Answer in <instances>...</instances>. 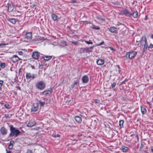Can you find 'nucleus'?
I'll use <instances>...</instances> for the list:
<instances>
[{
	"instance_id": "c9c22d12",
	"label": "nucleus",
	"mask_w": 153,
	"mask_h": 153,
	"mask_svg": "<svg viewBox=\"0 0 153 153\" xmlns=\"http://www.w3.org/2000/svg\"><path fill=\"white\" fill-rule=\"evenodd\" d=\"M95 102L96 103H99L100 102V101L99 100L96 99L95 100Z\"/></svg>"
},
{
	"instance_id": "e433bc0d",
	"label": "nucleus",
	"mask_w": 153,
	"mask_h": 153,
	"mask_svg": "<svg viewBox=\"0 0 153 153\" xmlns=\"http://www.w3.org/2000/svg\"><path fill=\"white\" fill-rule=\"evenodd\" d=\"M26 153H33L32 150L30 149H28Z\"/></svg>"
},
{
	"instance_id": "423d86ee",
	"label": "nucleus",
	"mask_w": 153,
	"mask_h": 153,
	"mask_svg": "<svg viewBox=\"0 0 153 153\" xmlns=\"http://www.w3.org/2000/svg\"><path fill=\"white\" fill-rule=\"evenodd\" d=\"M39 108V103L37 102L34 103L31 108V111L35 112L38 110Z\"/></svg>"
},
{
	"instance_id": "393cba45",
	"label": "nucleus",
	"mask_w": 153,
	"mask_h": 153,
	"mask_svg": "<svg viewBox=\"0 0 153 153\" xmlns=\"http://www.w3.org/2000/svg\"><path fill=\"white\" fill-rule=\"evenodd\" d=\"M51 16L52 19L54 21L56 20L58 17V16L57 15L54 14H52L51 15Z\"/></svg>"
},
{
	"instance_id": "3c124183",
	"label": "nucleus",
	"mask_w": 153,
	"mask_h": 153,
	"mask_svg": "<svg viewBox=\"0 0 153 153\" xmlns=\"http://www.w3.org/2000/svg\"><path fill=\"white\" fill-rule=\"evenodd\" d=\"M4 106L6 108H8V107L6 105H4Z\"/></svg>"
},
{
	"instance_id": "de8ad7c7",
	"label": "nucleus",
	"mask_w": 153,
	"mask_h": 153,
	"mask_svg": "<svg viewBox=\"0 0 153 153\" xmlns=\"http://www.w3.org/2000/svg\"><path fill=\"white\" fill-rule=\"evenodd\" d=\"M71 2L72 3H75L76 2V1L75 0H72Z\"/></svg>"
},
{
	"instance_id": "7c9ffc66",
	"label": "nucleus",
	"mask_w": 153,
	"mask_h": 153,
	"mask_svg": "<svg viewBox=\"0 0 153 153\" xmlns=\"http://www.w3.org/2000/svg\"><path fill=\"white\" fill-rule=\"evenodd\" d=\"M85 42L88 44H92L93 42L91 41L90 40H89V41L85 40Z\"/></svg>"
},
{
	"instance_id": "39448f33",
	"label": "nucleus",
	"mask_w": 153,
	"mask_h": 153,
	"mask_svg": "<svg viewBox=\"0 0 153 153\" xmlns=\"http://www.w3.org/2000/svg\"><path fill=\"white\" fill-rule=\"evenodd\" d=\"M137 52L132 51L127 52L126 55V57L127 59H131L137 55Z\"/></svg>"
},
{
	"instance_id": "4c0bfd02",
	"label": "nucleus",
	"mask_w": 153,
	"mask_h": 153,
	"mask_svg": "<svg viewBox=\"0 0 153 153\" xmlns=\"http://www.w3.org/2000/svg\"><path fill=\"white\" fill-rule=\"evenodd\" d=\"M60 136L59 134H56L53 135V137H59Z\"/></svg>"
},
{
	"instance_id": "2eb2a0df",
	"label": "nucleus",
	"mask_w": 153,
	"mask_h": 153,
	"mask_svg": "<svg viewBox=\"0 0 153 153\" xmlns=\"http://www.w3.org/2000/svg\"><path fill=\"white\" fill-rule=\"evenodd\" d=\"M8 6V10L9 12H10L12 11L13 9L14 6L12 4L8 3L7 4Z\"/></svg>"
},
{
	"instance_id": "5701e85b",
	"label": "nucleus",
	"mask_w": 153,
	"mask_h": 153,
	"mask_svg": "<svg viewBox=\"0 0 153 153\" xmlns=\"http://www.w3.org/2000/svg\"><path fill=\"white\" fill-rule=\"evenodd\" d=\"M96 18L101 21H105V20L104 19L102 18V16L100 15H97L96 16Z\"/></svg>"
},
{
	"instance_id": "a19ab883",
	"label": "nucleus",
	"mask_w": 153,
	"mask_h": 153,
	"mask_svg": "<svg viewBox=\"0 0 153 153\" xmlns=\"http://www.w3.org/2000/svg\"><path fill=\"white\" fill-rule=\"evenodd\" d=\"M14 143V142L13 141H10L9 145L13 146V143Z\"/></svg>"
},
{
	"instance_id": "f3484780",
	"label": "nucleus",
	"mask_w": 153,
	"mask_h": 153,
	"mask_svg": "<svg viewBox=\"0 0 153 153\" xmlns=\"http://www.w3.org/2000/svg\"><path fill=\"white\" fill-rule=\"evenodd\" d=\"M75 121L79 123H80L82 121V118L79 116H76L75 117Z\"/></svg>"
},
{
	"instance_id": "bb28decb",
	"label": "nucleus",
	"mask_w": 153,
	"mask_h": 153,
	"mask_svg": "<svg viewBox=\"0 0 153 153\" xmlns=\"http://www.w3.org/2000/svg\"><path fill=\"white\" fill-rule=\"evenodd\" d=\"M124 121L123 120H120L119 122V125L120 128L123 127V124Z\"/></svg>"
},
{
	"instance_id": "72a5a7b5",
	"label": "nucleus",
	"mask_w": 153,
	"mask_h": 153,
	"mask_svg": "<svg viewBox=\"0 0 153 153\" xmlns=\"http://www.w3.org/2000/svg\"><path fill=\"white\" fill-rule=\"evenodd\" d=\"M104 41H102L100 43L97 44L96 45L97 46H100L101 45H102L103 44H104Z\"/></svg>"
},
{
	"instance_id": "b1692460",
	"label": "nucleus",
	"mask_w": 153,
	"mask_h": 153,
	"mask_svg": "<svg viewBox=\"0 0 153 153\" xmlns=\"http://www.w3.org/2000/svg\"><path fill=\"white\" fill-rule=\"evenodd\" d=\"M141 111L143 114H145L146 112V110L144 107L141 106Z\"/></svg>"
},
{
	"instance_id": "0eeeda50",
	"label": "nucleus",
	"mask_w": 153,
	"mask_h": 153,
	"mask_svg": "<svg viewBox=\"0 0 153 153\" xmlns=\"http://www.w3.org/2000/svg\"><path fill=\"white\" fill-rule=\"evenodd\" d=\"M122 13L125 16L130 17L131 16V13L127 9H124L122 11Z\"/></svg>"
},
{
	"instance_id": "f03ea898",
	"label": "nucleus",
	"mask_w": 153,
	"mask_h": 153,
	"mask_svg": "<svg viewBox=\"0 0 153 153\" xmlns=\"http://www.w3.org/2000/svg\"><path fill=\"white\" fill-rule=\"evenodd\" d=\"M140 47L143 48V52L145 51L147 49L148 45L147 40L145 36H143L140 41Z\"/></svg>"
},
{
	"instance_id": "dca6fc26",
	"label": "nucleus",
	"mask_w": 153,
	"mask_h": 153,
	"mask_svg": "<svg viewBox=\"0 0 153 153\" xmlns=\"http://www.w3.org/2000/svg\"><path fill=\"white\" fill-rule=\"evenodd\" d=\"M25 37L28 39H30L32 38V35L31 32L27 33L25 35Z\"/></svg>"
},
{
	"instance_id": "bf43d9fd",
	"label": "nucleus",
	"mask_w": 153,
	"mask_h": 153,
	"mask_svg": "<svg viewBox=\"0 0 153 153\" xmlns=\"http://www.w3.org/2000/svg\"><path fill=\"white\" fill-rule=\"evenodd\" d=\"M1 70V68H0V71Z\"/></svg>"
},
{
	"instance_id": "f704fd0d",
	"label": "nucleus",
	"mask_w": 153,
	"mask_h": 153,
	"mask_svg": "<svg viewBox=\"0 0 153 153\" xmlns=\"http://www.w3.org/2000/svg\"><path fill=\"white\" fill-rule=\"evenodd\" d=\"M116 82H114L111 85V86L112 88H114L116 86Z\"/></svg>"
},
{
	"instance_id": "5fc2aeb1",
	"label": "nucleus",
	"mask_w": 153,
	"mask_h": 153,
	"mask_svg": "<svg viewBox=\"0 0 153 153\" xmlns=\"http://www.w3.org/2000/svg\"><path fill=\"white\" fill-rule=\"evenodd\" d=\"M117 67H118V68H119V69H120V67L119 65H118V66H117Z\"/></svg>"
},
{
	"instance_id": "aec40b11",
	"label": "nucleus",
	"mask_w": 153,
	"mask_h": 153,
	"mask_svg": "<svg viewBox=\"0 0 153 153\" xmlns=\"http://www.w3.org/2000/svg\"><path fill=\"white\" fill-rule=\"evenodd\" d=\"M120 150L123 152H126L128 150V148L127 147L123 146L120 148Z\"/></svg>"
},
{
	"instance_id": "37998d69",
	"label": "nucleus",
	"mask_w": 153,
	"mask_h": 153,
	"mask_svg": "<svg viewBox=\"0 0 153 153\" xmlns=\"http://www.w3.org/2000/svg\"><path fill=\"white\" fill-rule=\"evenodd\" d=\"M78 81H75L73 84V87H74L75 85H76L78 83Z\"/></svg>"
},
{
	"instance_id": "412c9836",
	"label": "nucleus",
	"mask_w": 153,
	"mask_h": 153,
	"mask_svg": "<svg viewBox=\"0 0 153 153\" xmlns=\"http://www.w3.org/2000/svg\"><path fill=\"white\" fill-rule=\"evenodd\" d=\"M52 58V56H43V58L45 60L48 61Z\"/></svg>"
},
{
	"instance_id": "052dcab7",
	"label": "nucleus",
	"mask_w": 153,
	"mask_h": 153,
	"mask_svg": "<svg viewBox=\"0 0 153 153\" xmlns=\"http://www.w3.org/2000/svg\"><path fill=\"white\" fill-rule=\"evenodd\" d=\"M140 148H142V146H141V147H140Z\"/></svg>"
},
{
	"instance_id": "f8f14e48",
	"label": "nucleus",
	"mask_w": 153,
	"mask_h": 153,
	"mask_svg": "<svg viewBox=\"0 0 153 153\" xmlns=\"http://www.w3.org/2000/svg\"><path fill=\"white\" fill-rule=\"evenodd\" d=\"M82 80L83 83H87L89 81V78L88 76L85 75L83 76L82 78Z\"/></svg>"
},
{
	"instance_id": "473e14b6",
	"label": "nucleus",
	"mask_w": 153,
	"mask_h": 153,
	"mask_svg": "<svg viewBox=\"0 0 153 153\" xmlns=\"http://www.w3.org/2000/svg\"><path fill=\"white\" fill-rule=\"evenodd\" d=\"M4 82L2 80H0V89H1Z\"/></svg>"
},
{
	"instance_id": "09e8293b",
	"label": "nucleus",
	"mask_w": 153,
	"mask_h": 153,
	"mask_svg": "<svg viewBox=\"0 0 153 153\" xmlns=\"http://www.w3.org/2000/svg\"><path fill=\"white\" fill-rule=\"evenodd\" d=\"M151 151H152V152H153V147H151Z\"/></svg>"
},
{
	"instance_id": "6ab92c4d",
	"label": "nucleus",
	"mask_w": 153,
	"mask_h": 153,
	"mask_svg": "<svg viewBox=\"0 0 153 153\" xmlns=\"http://www.w3.org/2000/svg\"><path fill=\"white\" fill-rule=\"evenodd\" d=\"M104 62V60L103 59H100L97 61V65H103Z\"/></svg>"
},
{
	"instance_id": "c85d7f7f",
	"label": "nucleus",
	"mask_w": 153,
	"mask_h": 153,
	"mask_svg": "<svg viewBox=\"0 0 153 153\" xmlns=\"http://www.w3.org/2000/svg\"><path fill=\"white\" fill-rule=\"evenodd\" d=\"M45 102H42V101H40L39 102V104L40 106V107H41L45 105Z\"/></svg>"
},
{
	"instance_id": "7ed1b4c3",
	"label": "nucleus",
	"mask_w": 153,
	"mask_h": 153,
	"mask_svg": "<svg viewBox=\"0 0 153 153\" xmlns=\"http://www.w3.org/2000/svg\"><path fill=\"white\" fill-rule=\"evenodd\" d=\"M94 46L90 48L86 47L85 48H79L78 49L79 52L80 53H88L92 52V50Z\"/></svg>"
},
{
	"instance_id": "49530a36",
	"label": "nucleus",
	"mask_w": 153,
	"mask_h": 153,
	"mask_svg": "<svg viewBox=\"0 0 153 153\" xmlns=\"http://www.w3.org/2000/svg\"><path fill=\"white\" fill-rule=\"evenodd\" d=\"M109 48H110L111 50L113 51H115V50L112 47H109Z\"/></svg>"
},
{
	"instance_id": "a211bd4d",
	"label": "nucleus",
	"mask_w": 153,
	"mask_h": 153,
	"mask_svg": "<svg viewBox=\"0 0 153 153\" xmlns=\"http://www.w3.org/2000/svg\"><path fill=\"white\" fill-rule=\"evenodd\" d=\"M109 30L112 33H117V29L115 27H111L109 28Z\"/></svg>"
},
{
	"instance_id": "ddd939ff",
	"label": "nucleus",
	"mask_w": 153,
	"mask_h": 153,
	"mask_svg": "<svg viewBox=\"0 0 153 153\" xmlns=\"http://www.w3.org/2000/svg\"><path fill=\"white\" fill-rule=\"evenodd\" d=\"M32 57L35 59H37L39 57V53L38 52L35 51L33 53Z\"/></svg>"
},
{
	"instance_id": "f257e3e1",
	"label": "nucleus",
	"mask_w": 153,
	"mask_h": 153,
	"mask_svg": "<svg viewBox=\"0 0 153 153\" xmlns=\"http://www.w3.org/2000/svg\"><path fill=\"white\" fill-rule=\"evenodd\" d=\"M9 127H10V133L9 134L10 136L17 137L21 133L19 130L15 127H14L13 125H10L9 126Z\"/></svg>"
},
{
	"instance_id": "6e6d98bb",
	"label": "nucleus",
	"mask_w": 153,
	"mask_h": 153,
	"mask_svg": "<svg viewBox=\"0 0 153 153\" xmlns=\"http://www.w3.org/2000/svg\"><path fill=\"white\" fill-rule=\"evenodd\" d=\"M147 103L148 104H149V102H148L147 101Z\"/></svg>"
},
{
	"instance_id": "58836bf2",
	"label": "nucleus",
	"mask_w": 153,
	"mask_h": 153,
	"mask_svg": "<svg viewBox=\"0 0 153 153\" xmlns=\"http://www.w3.org/2000/svg\"><path fill=\"white\" fill-rule=\"evenodd\" d=\"M149 48H153V44H150V45L148 47Z\"/></svg>"
},
{
	"instance_id": "c03bdc74",
	"label": "nucleus",
	"mask_w": 153,
	"mask_h": 153,
	"mask_svg": "<svg viewBox=\"0 0 153 153\" xmlns=\"http://www.w3.org/2000/svg\"><path fill=\"white\" fill-rule=\"evenodd\" d=\"M13 146L9 145L8 148L9 149H12L13 148Z\"/></svg>"
},
{
	"instance_id": "8fccbe9b",
	"label": "nucleus",
	"mask_w": 153,
	"mask_h": 153,
	"mask_svg": "<svg viewBox=\"0 0 153 153\" xmlns=\"http://www.w3.org/2000/svg\"><path fill=\"white\" fill-rule=\"evenodd\" d=\"M3 45H5V44L3 43H1L0 44V46H2Z\"/></svg>"
},
{
	"instance_id": "13d9d810",
	"label": "nucleus",
	"mask_w": 153,
	"mask_h": 153,
	"mask_svg": "<svg viewBox=\"0 0 153 153\" xmlns=\"http://www.w3.org/2000/svg\"><path fill=\"white\" fill-rule=\"evenodd\" d=\"M45 100H46L47 101L48 100V99H45Z\"/></svg>"
},
{
	"instance_id": "20e7f679",
	"label": "nucleus",
	"mask_w": 153,
	"mask_h": 153,
	"mask_svg": "<svg viewBox=\"0 0 153 153\" xmlns=\"http://www.w3.org/2000/svg\"><path fill=\"white\" fill-rule=\"evenodd\" d=\"M36 87L37 89L42 90L45 87V83L42 81L38 82L36 84Z\"/></svg>"
},
{
	"instance_id": "a18cd8bd",
	"label": "nucleus",
	"mask_w": 153,
	"mask_h": 153,
	"mask_svg": "<svg viewBox=\"0 0 153 153\" xmlns=\"http://www.w3.org/2000/svg\"><path fill=\"white\" fill-rule=\"evenodd\" d=\"M82 22H86L87 24L88 23H89V24L91 23L90 22H88V21H82Z\"/></svg>"
},
{
	"instance_id": "4d7b16f0",
	"label": "nucleus",
	"mask_w": 153,
	"mask_h": 153,
	"mask_svg": "<svg viewBox=\"0 0 153 153\" xmlns=\"http://www.w3.org/2000/svg\"><path fill=\"white\" fill-rule=\"evenodd\" d=\"M124 82H125L124 81H123V82H122V84H123V83H124Z\"/></svg>"
},
{
	"instance_id": "ea45409f",
	"label": "nucleus",
	"mask_w": 153,
	"mask_h": 153,
	"mask_svg": "<svg viewBox=\"0 0 153 153\" xmlns=\"http://www.w3.org/2000/svg\"><path fill=\"white\" fill-rule=\"evenodd\" d=\"M18 54L19 55H22L23 54V52L22 51H18Z\"/></svg>"
},
{
	"instance_id": "cd10ccee",
	"label": "nucleus",
	"mask_w": 153,
	"mask_h": 153,
	"mask_svg": "<svg viewBox=\"0 0 153 153\" xmlns=\"http://www.w3.org/2000/svg\"><path fill=\"white\" fill-rule=\"evenodd\" d=\"M91 28L95 29V30H99L100 27H99L97 26L94 25L92 24L91 26Z\"/></svg>"
},
{
	"instance_id": "1a4fd4ad",
	"label": "nucleus",
	"mask_w": 153,
	"mask_h": 153,
	"mask_svg": "<svg viewBox=\"0 0 153 153\" xmlns=\"http://www.w3.org/2000/svg\"><path fill=\"white\" fill-rule=\"evenodd\" d=\"M12 61L13 63H15L16 62L21 60L17 55H13L11 58Z\"/></svg>"
},
{
	"instance_id": "9b49d317",
	"label": "nucleus",
	"mask_w": 153,
	"mask_h": 153,
	"mask_svg": "<svg viewBox=\"0 0 153 153\" xmlns=\"http://www.w3.org/2000/svg\"><path fill=\"white\" fill-rule=\"evenodd\" d=\"M36 123L35 121H30L29 122L27 123V126L29 127H32L35 125Z\"/></svg>"
},
{
	"instance_id": "9d476101",
	"label": "nucleus",
	"mask_w": 153,
	"mask_h": 153,
	"mask_svg": "<svg viewBox=\"0 0 153 153\" xmlns=\"http://www.w3.org/2000/svg\"><path fill=\"white\" fill-rule=\"evenodd\" d=\"M0 131L2 135H4L7 134V131L6 128L4 126H3L0 128Z\"/></svg>"
},
{
	"instance_id": "6e6552de",
	"label": "nucleus",
	"mask_w": 153,
	"mask_h": 153,
	"mask_svg": "<svg viewBox=\"0 0 153 153\" xmlns=\"http://www.w3.org/2000/svg\"><path fill=\"white\" fill-rule=\"evenodd\" d=\"M26 77L27 79H30V80L33 79L35 77L34 74H32L30 73L26 74Z\"/></svg>"
},
{
	"instance_id": "a878e982",
	"label": "nucleus",
	"mask_w": 153,
	"mask_h": 153,
	"mask_svg": "<svg viewBox=\"0 0 153 153\" xmlns=\"http://www.w3.org/2000/svg\"><path fill=\"white\" fill-rule=\"evenodd\" d=\"M17 21V19H10L9 21L13 24H15Z\"/></svg>"
},
{
	"instance_id": "4468645a",
	"label": "nucleus",
	"mask_w": 153,
	"mask_h": 153,
	"mask_svg": "<svg viewBox=\"0 0 153 153\" xmlns=\"http://www.w3.org/2000/svg\"><path fill=\"white\" fill-rule=\"evenodd\" d=\"M52 92V89L51 88H50V90H45L42 92V94L43 95H46L51 94Z\"/></svg>"
},
{
	"instance_id": "79ce46f5",
	"label": "nucleus",
	"mask_w": 153,
	"mask_h": 153,
	"mask_svg": "<svg viewBox=\"0 0 153 153\" xmlns=\"http://www.w3.org/2000/svg\"><path fill=\"white\" fill-rule=\"evenodd\" d=\"M135 137L137 139V141H138L139 140V137L138 135V134H136V135H135Z\"/></svg>"
},
{
	"instance_id": "680f3d73",
	"label": "nucleus",
	"mask_w": 153,
	"mask_h": 153,
	"mask_svg": "<svg viewBox=\"0 0 153 153\" xmlns=\"http://www.w3.org/2000/svg\"><path fill=\"white\" fill-rule=\"evenodd\" d=\"M140 148H142V146H141V147H140Z\"/></svg>"
},
{
	"instance_id": "603ef678",
	"label": "nucleus",
	"mask_w": 153,
	"mask_h": 153,
	"mask_svg": "<svg viewBox=\"0 0 153 153\" xmlns=\"http://www.w3.org/2000/svg\"><path fill=\"white\" fill-rule=\"evenodd\" d=\"M151 37L153 39V34H152L151 36Z\"/></svg>"
},
{
	"instance_id": "4be33fe9",
	"label": "nucleus",
	"mask_w": 153,
	"mask_h": 153,
	"mask_svg": "<svg viewBox=\"0 0 153 153\" xmlns=\"http://www.w3.org/2000/svg\"><path fill=\"white\" fill-rule=\"evenodd\" d=\"M131 16L134 18H137L138 16V13L137 11H136L134 12L133 13H131Z\"/></svg>"
},
{
	"instance_id": "c756f323",
	"label": "nucleus",
	"mask_w": 153,
	"mask_h": 153,
	"mask_svg": "<svg viewBox=\"0 0 153 153\" xmlns=\"http://www.w3.org/2000/svg\"><path fill=\"white\" fill-rule=\"evenodd\" d=\"M71 42L76 45H77L79 44V43L77 41H72Z\"/></svg>"
},
{
	"instance_id": "864d4df0",
	"label": "nucleus",
	"mask_w": 153,
	"mask_h": 153,
	"mask_svg": "<svg viewBox=\"0 0 153 153\" xmlns=\"http://www.w3.org/2000/svg\"><path fill=\"white\" fill-rule=\"evenodd\" d=\"M11 152L10 151H9L8 152H7L6 153H10Z\"/></svg>"
},
{
	"instance_id": "2f4dec72",
	"label": "nucleus",
	"mask_w": 153,
	"mask_h": 153,
	"mask_svg": "<svg viewBox=\"0 0 153 153\" xmlns=\"http://www.w3.org/2000/svg\"><path fill=\"white\" fill-rule=\"evenodd\" d=\"M5 64L4 63H1L0 64V67L2 68H4L5 67Z\"/></svg>"
}]
</instances>
